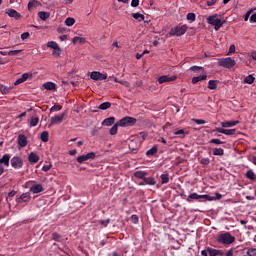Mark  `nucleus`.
<instances>
[{
  "label": "nucleus",
  "mask_w": 256,
  "mask_h": 256,
  "mask_svg": "<svg viewBox=\"0 0 256 256\" xmlns=\"http://www.w3.org/2000/svg\"><path fill=\"white\" fill-rule=\"evenodd\" d=\"M38 124H39V117L30 118V127H37Z\"/></svg>",
  "instance_id": "e433bc0d"
},
{
  "label": "nucleus",
  "mask_w": 256,
  "mask_h": 256,
  "mask_svg": "<svg viewBox=\"0 0 256 256\" xmlns=\"http://www.w3.org/2000/svg\"><path fill=\"white\" fill-rule=\"evenodd\" d=\"M95 157H97L95 152H90V153H87L86 155L78 156L77 161L79 163H84V161H89V159H95Z\"/></svg>",
  "instance_id": "9b49d317"
},
{
  "label": "nucleus",
  "mask_w": 256,
  "mask_h": 256,
  "mask_svg": "<svg viewBox=\"0 0 256 256\" xmlns=\"http://www.w3.org/2000/svg\"><path fill=\"white\" fill-rule=\"evenodd\" d=\"M139 135L142 138V141H145V139H147L148 136L147 132H140Z\"/></svg>",
  "instance_id": "0e129e2a"
},
{
  "label": "nucleus",
  "mask_w": 256,
  "mask_h": 256,
  "mask_svg": "<svg viewBox=\"0 0 256 256\" xmlns=\"http://www.w3.org/2000/svg\"><path fill=\"white\" fill-rule=\"evenodd\" d=\"M174 135H180L181 139H185V130L180 129L174 132Z\"/></svg>",
  "instance_id": "c03bdc74"
},
{
  "label": "nucleus",
  "mask_w": 256,
  "mask_h": 256,
  "mask_svg": "<svg viewBox=\"0 0 256 256\" xmlns=\"http://www.w3.org/2000/svg\"><path fill=\"white\" fill-rule=\"evenodd\" d=\"M173 81H177V76L163 75L158 78L159 85H163V83H171Z\"/></svg>",
  "instance_id": "9d476101"
},
{
  "label": "nucleus",
  "mask_w": 256,
  "mask_h": 256,
  "mask_svg": "<svg viewBox=\"0 0 256 256\" xmlns=\"http://www.w3.org/2000/svg\"><path fill=\"white\" fill-rule=\"evenodd\" d=\"M195 19H196L195 13H188L187 14V20L188 21H195Z\"/></svg>",
  "instance_id": "864d4df0"
},
{
  "label": "nucleus",
  "mask_w": 256,
  "mask_h": 256,
  "mask_svg": "<svg viewBox=\"0 0 256 256\" xmlns=\"http://www.w3.org/2000/svg\"><path fill=\"white\" fill-rule=\"evenodd\" d=\"M251 13H253V10H249L245 16H244V21H249V17H251Z\"/></svg>",
  "instance_id": "680f3d73"
},
{
  "label": "nucleus",
  "mask_w": 256,
  "mask_h": 256,
  "mask_svg": "<svg viewBox=\"0 0 256 256\" xmlns=\"http://www.w3.org/2000/svg\"><path fill=\"white\" fill-rule=\"evenodd\" d=\"M6 15H8V17H13L14 19H20L21 18V14L13 8L8 9L6 11Z\"/></svg>",
  "instance_id": "ddd939ff"
},
{
  "label": "nucleus",
  "mask_w": 256,
  "mask_h": 256,
  "mask_svg": "<svg viewBox=\"0 0 256 256\" xmlns=\"http://www.w3.org/2000/svg\"><path fill=\"white\" fill-rule=\"evenodd\" d=\"M213 155L221 157V156L225 155V150H223L222 148H214Z\"/></svg>",
  "instance_id": "f704fd0d"
},
{
  "label": "nucleus",
  "mask_w": 256,
  "mask_h": 256,
  "mask_svg": "<svg viewBox=\"0 0 256 256\" xmlns=\"http://www.w3.org/2000/svg\"><path fill=\"white\" fill-rule=\"evenodd\" d=\"M86 42H87V40H86L84 37H78V36H76V37H74V38L72 39V43H73L74 45H77V43H79L80 45H85Z\"/></svg>",
  "instance_id": "aec40b11"
},
{
  "label": "nucleus",
  "mask_w": 256,
  "mask_h": 256,
  "mask_svg": "<svg viewBox=\"0 0 256 256\" xmlns=\"http://www.w3.org/2000/svg\"><path fill=\"white\" fill-rule=\"evenodd\" d=\"M0 91H1L2 95H7V94L11 93V87L0 85Z\"/></svg>",
  "instance_id": "72a5a7b5"
},
{
  "label": "nucleus",
  "mask_w": 256,
  "mask_h": 256,
  "mask_svg": "<svg viewBox=\"0 0 256 256\" xmlns=\"http://www.w3.org/2000/svg\"><path fill=\"white\" fill-rule=\"evenodd\" d=\"M31 34H29V32H24L23 34H21V39L22 41H25V39H29Z\"/></svg>",
  "instance_id": "bf43d9fd"
},
{
  "label": "nucleus",
  "mask_w": 256,
  "mask_h": 256,
  "mask_svg": "<svg viewBox=\"0 0 256 256\" xmlns=\"http://www.w3.org/2000/svg\"><path fill=\"white\" fill-rule=\"evenodd\" d=\"M160 179H161V183H162V185H165V184H167V183H169V174H162L161 176H160Z\"/></svg>",
  "instance_id": "4c0bfd02"
},
{
  "label": "nucleus",
  "mask_w": 256,
  "mask_h": 256,
  "mask_svg": "<svg viewBox=\"0 0 256 256\" xmlns=\"http://www.w3.org/2000/svg\"><path fill=\"white\" fill-rule=\"evenodd\" d=\"M207 251L210 256H217V255L223 256V251H221V250L207 248Z\"/></svg>",
  "instance_id": "4be33fe9"
},
{
  "label": "nucleus",
  "mask_w": 256,
  "mask_h": 256,
  "mask_svg": "<svg viewBox=\"0 0 256 256\" xmlns=\"http://www.w3.org/2000/svg\"><path fill=\"white\" fill-rule=\"evenodd\" d=\"M190 71H193L194 73L197 71H203V67L201 66H192L190 67Z\"/></svg>",
  "instance_id": "603ef678"
},
{
  "label": "nucleus",
  "mask_w": 256,
  "mask_h": 256,
  "mask_svg": "<svg viewBox=\"0 0 256 256\" xmlns=\"http://www.w3.org/2000/svg\"><path fill=\"white\" fill-rule=\"evenodd\" d=\"M134 177H136V179H142V181H144L145 177H147V172H145V171H136V172H134Z\"/></svg>",
  "instance_id": "393cba45"
},
{
  "label": "nucleus",
  "mask_w": 256,
  "mask_h": 256,
  "mask_svg": "<svg viewBox=\"0 0 256 256\" xmlns=\"http://www.w3.org/2000/svg\"><path fill=\"white\" fill-rule=\"evenodd\" d=\"M115 124V117H109L102 121V125L104 127H111V125Z\"/></svg>",
  "instance_id": "a211bd4d"
},
{
  "label": "nucleus",
  "mask_w": 256,
  "mask_h": 256,
  "mask_svg": "<svg viewBox=\"0 0 256 256\" xmlns=\"http://www.w3.org/2000/svg\"><path fill=\"white\" fill-rule=\"evenodd\" d=\"M51 167H53V165H44L42 167V171H44L45 173H47V171L51 170Z\"/></svg>",
  "instance_id": "052dcab7"
},
{
  "label": "nucleus",
  "mask_w": 256,
  "mask_h": 256,
  "mask_svg": "<svg viewBox=\"0 0 256 256\" xmlns=\"http://www.w3.org/2000/svg\"><path fill=\"white\" fill-rule=\"evenodd\" d=\"M10 163L13 169H21V167H23V159L19 156H14L10 160Z\"/></svg>",
  "instance_id": "6e6552de"
},
{
  "label": "nucleus",
  "mask_w": 256,
  "mask_h": 256,
  "mask_svg": "<svg viewBox=\"0 0 256 256\" xmlns=\"http://www.w3.org/2000/svg\"><path fill=\"white\" fill-rule=\"evenodd\" d=\"M218 65L219 67H224L225 69H233V67L237 65V63L233 58L227 57L218 59Z\"/></svg>",
  "instance_id": "20e7f679"
},
{
  "label": "nucleus",
  "mask_w": 256,
  "mask_h": 256,
  "mask_svg": "<svg viewBox=\"0 0 256 256\" xmlns=\"http://www.w3.org/2000/svg\"><path fill=\"white\" fill-rule=\"evenodd\" d=\"M217 241L222 245H232V243L235 241V236L231 235L229 232H225L218 236Z\"/></svg>",
  "instance_id": "f03ea898"
},
{
  "label": "nucleus",
  "mask_w": 256,
  "mask_h": 256,
  "mask_svg": "<svg viewBox=\"0 0 256 256\" xmlns=\"http://www.w3.org/2000/svg\"><path fill=\"white\" fill-rule=\"evenodd\" d=\"M65 117H67V111L63 112L60 115L52 117L49 127H52V125H60V123H63V119H65Z\"/></svg>",
  "instance_id": "0eeeda50"
},
{
  "label": "nucleus",
  "mask_w": 256,
  "mask_h": 256,
  "mask_svg": "<svg viewBox=\"0 0 256 256\" xmlns=\"http://www.w3.org/2000/svg\"><path fill=\"white\" fill-rule=\"evenodd\" d=\"M118 127H119V124H118V122H116L113 125L112 129H110V135H115L117 133V131H118Z\"/></svg>",
  "instance_id": "37998d69"
},
{
  "label": "nucleus",
  "mask_w": 256,
  "mask_h": 256,
  "mask_svg": "<svg viewBox=\"0 0 256 256\" xmlns=\"http://www.w3.org/2000/svg\"><path fill=\"white\" fill-rule=\"evenodd\" d=\"M207 22L209 23V25H212V27H214L215 31H219V28L223 27V25H225L226 23L225 20L219 19L217 14L209 16L207 18Z\"/></svg>",
  "instance_id": "f257e3e1"
},
{
  "label": "nucleus",
  "mask_w": 256,
  "mask_h": 256,
  "mask_svg": "<svg viewBox=\"0 0 256 256\" xmlns=\"http://www.w3.org/2000/svg\"><path fill=\"white\" fill-rule=\"evenodd\" d=\"M29 77H33V74L24 73L20 78L25 82L27 79H29Z\"/></svg>",
  "instance_id": "4d7b16f0"
},
{
  "label": "nucleus",
  "mask_w": 256,
  "mask_h": 256,
  "mask_svg": "<svg viewBox=\"0 0 256 256\" xmlns=\"http://www.w3.org/2000/svg\"><path fill=\"white\" fill-rule=\"evenodd\" d=\"M250 23H256V13L251 15Z\"/></svg>",
  "instance_id": "774afa93"
},
{
  "label": "nucleus",
  "mask_w": 256,
  "mask_h": 256,
  "mask_svg": "<svg viewBox=\"0 0 256 256\" xmlns=\"http://www.w3.org/2000/svg\"><path fill=\"white\" fill-rule=\"evenodd\" d=\"M39 5H41V2L37 0H30L28 2V11H33V9L39 7Z\"/></svg>",
  "instance_id": "6ab92c4d"
},
{
  "label": "nucleus",
  "mask_w": 256,
  "mask_h": 256,
  "mask_svg": "<svg viewBox=\"0 0 256 256\" xmlns=\"http://www.w3.org/2000/svg\"><path fill=\"white\" fill-rule=\"evenodd\" d=\"M131 7H139V0H132Z\"/></svg>",
  "instance_id": "69168bd1"
},
{
  "label": "nucleus",
  "mask_w": 256,
  "mask_h": 256,
  "mask_svg": "<svg viewBox=\"0 0 256 256\" xmlns=\"http://www.w3.org/2000/svg\"><path fill=\"white\" fill-rule=\"evenodd\" d=\"M123 87H131V84L128 81L122 80L119 82Z\"/></svg>",
  "instance_id": "e2e57ef3"
},
{
  "label": "nucleus",
  "mask_w": 256,
  "mask_h": 256,
  "mask_svg": "<svg viewBox=\"0 0 256 256\" xmlns=\"http://www.w3.org/2000/svg\"><path fill=\"white\" fill-rule=\"evenodd\" d=\"M41 141H43V143H47V141H49V132L43 131L41 133Z\"/></svg>",
  "instance_id": "58836bf2"
},
{
  "label": "nucleus",
  "mask_w": 256,
  "mask_h": 256,
  "mask_svg": "<svg viewBox=\"0 0 256 256\" xmlns=\"http://www.w3.org/2000/svg\"><path fill=\"white\" fill-rule=\"evenodd\" d=\"M235 129H225L224 135H235Z\"/></svg>",
  "instance_id": "6e6d98bb"
},
{
  "label": "nucleus",
  "mask_w": 256,
  "mask_h": 256,
  "mask_svg": "<svg viewBox=\"0 0 256 256\" xmlns=\"http://www.w3.org/2000/svg\"><path fill=\"white\" fill-rule=\"evenodd\" d=\"M144 183L146 184V185H156L157 184V181L155 180V178H153V177H145L144 178Z\"/></svg>",
  "instance_id": "c756f323"
},
{
  "label": "nucleus",
  "mask_w": 256,
  "mask_h": 256,
  "mask_svg": "<svg viewBox=\"0 0 256 256\" xmlns=\"http://www.w3.org/2000/svg\"><path fill=\"white\" fill-rule=\"evenodd\" d=\"M52 55H53V57H60L61 56V48L59 46L57 48H54Z\"/></svg>",
  "instance_id": "a19ab883"
},
{
  "label": "nucleus",
  "mask_w": 256,
  "mask_h": 256,
  "mask_svg": "<svg viewBox=\"0 0 256 256\" xmlns=\"http://www.w3.org/2000/svg\"><path fill=\"white\" fill-rule=\"evenodd\" d=\"M239 121H229V122H222V127H235V125H238Z\"/></svg>",
  "instance_id": "2f4dec72"
},
{
  "label": "nucleus",
  "mask_w": 256,
  "mask_h": 256,
  "mask_svg": "<svg viewBox=\"0 0 256 256\" xmlns=\"http://www.w3.org/2000/svg\"><path fill=\"white\" fill-rule=\"evenodd\" d=\"M201 165H209V163H211V160L209 158H203L200 161Z\"/></svg>",
  "instance_id": "13d9d810"
},
{
  "label": "nucleus",
  "mask_w": 256,
  "mask_h": 256,
  "mask_svg": "<svg viewBox=\"0 0 256 256\" xmlns=\"http://www.w3.org/2000/svg\"><path fill=\"white\" fill-rule=\"evenodd\" d=\"M246 177L247 179H250V181H256V175L255 172H253V170H248L246 172Z\"/></svg>",
  "instance_id": "473e14b6"
},
{
  "label": "nucleus",
  "mask_w": 256,
  "mask_h": 256,
  "mask_svg": "<svg viewBox=\"0 0 256 256\" xmlns=\"http://www.w3.org/2000/svg\"><path fill=\"white\" fill-rule=\"evenodd\" d=\"M21 51H23V50H10V51L8 52V55H9L10 57H13V56H15V55H19V53H21Z\"/></svg>",
  "instance_id": "de8ad7c7"
},
{
  "label": "nucleus",
  "mask_w": 256,
  "mask_h": 256,
  "mask_svg": "<svg viewBox=\"0 0 256 256\" xmlns=\"http://www.w3.org/2000/svg\"><path fill=\"white\" fill-rule=\"evenodd\" d=\"M47 47H49L50 49H57L59 47V44H57V42L55 41H50L47 43Z\"/></svg>",
  "instance_id": "79ce46f5"
},
{
  "label": "nucleus",
  "mask_w": 256,
  "mask_h": 256,
  "mask_svg": "<svg viewBox=\"0 0 256 256\" xmlns=\"http://www.w3.org/2000/svg\"><path fill=\"white\" fill-rule=\"evenodd\" d=\"M210 143H213L214 145H223V141L217 138L211 139Z\"/></svg>",
  "instance_id": "3c124183"
},
{
  "label": "nucleus",
  "mask_w": 256,
  "mask_h": 256,
  "mask_svg": "<svg viewBox=\"0 0 256 256\" xmlns=\"http://www.w3.org/2000/svg\"><path fill=\"white\" fill-rule=\"evenodd\" d=\"M45 189L42 184H34L30 187V192L36 195L37 193H43Z\"/></svg>",
  "instance_id": "f8f14e48"
},
{
  "label": "nucleus",
  "mask_w": 256,
  "mask_h": 256,
  "mask_svg": "<svg viewBox=\"0 0 256 256\" xmlns=\"http://www.w3.org/2000/svg\"><path fill=\"white\" fill-rule=\"evenodd\" d=\"M128 147L132 153L139 151V145L137 143V140H131Z\"/></svg>",
  "instance_id": "dca6fc26"
},
{
  "label": "nucleus",
  "mask_w": 256,
  "mask_h": 256,
  "mask_svg": "<svg viewBox=\"0 0 256 256\" xmlns=\"http://www.w3.org/2000/svg\"><path fill=\"white\" fill-rule=\"evenodd\" d=\"M61 109H63V107L59 104L57 105H54L50 108V112H53V111H61Z\"/></svg>",
  "instance_id": "49530a36"
},
{
  "label": "nucleus",
  "mask_w": 256,
  "mask_h": 256,
  "mask_svg": "<svg viewBox=\"0 0 256 256\" xmlns=\"http://www.w3.org/2000/svg\"><path fill=\"white\" fill-rule=\"evenodd\" d=\"M158 150H159V148L157 147V145H154L151 149H149L146 152L147 157H153V155H155Z\"/></svg>",
  "instance_id": "cd10ccee"
},
{
  "label": "nucleus",
  "mask_w": 256,
  "mask_h": 256,
  "mask_svg": "<svg viewBox=\"0 0 256 256\" xmlns=\"http://www.w3.org/2000/svg\"><path fill=\"white\" fill-rule=\"evenodd\" d=\"M119 127H133L137 123V118L126 116L120 119L118 122Z\"/></svg>",
  "instance_id": "39448f33"
},
{
  "label": "nucleus",
  "mask_w": 256,
  "mask_h": 256,
  "mask_svg": "<svg viewBox=\"0 0 256 256\" xmlns=\"http://www.w3.org/2000/svg\"><path fill=\"white\" fill-rule=\"evenodd\" d=\"M111 108V102H104L102 104L99 105L98 109H100L101 111H107V109Z\"/></svg>",
  "instance_id": "7c9ffc66"
},
{
  "label": "nucleus",
  "mask_w": 256,
  "mask_h": 256,
  "mask_svg": "<svg viewBox=\"0 0 256 256\" xmlns=\"http://www.w3.org/2000/svg\"><path fill=\"white\" fill-rule=\"evenodd\" d=\"M244 83H247L248 85H253V83H255V77H253V75H248L244 79Z\"/></svg>",
  "instance_id": "c9c22d12"
},
{
  "label": "nucleus",
  "mask_w": 256,
  "mask_h": 256,
  "mask_svg": "<svg viewBox=\"0 0 256 256\" xmlns=\"http://www.w3.org/2000/svg\"><path fill=\"white\" fill-rule=\"evenodd\" d=\"M18 145L19 147H27V136L24 134H19L18 135Z\"/></svg>",
  "instance_id": "4468645a"
},
{
  "label": "nucleus",
  "mask_w": 256,
  "mask_h": 256,
  "mask_svg": "<svg viewBox=\"0 0 256 256\" xmlns=\"http://www.w3.org/2000/svg\"><path fill=\"white\" fill-rule=\"evenodd\" d=\"M52 239L54 241H61V235H59V233H57V232H54V233H52Z\"/></svg>",
  "instance_id": "8fccbe9b"
},
{
  "label": "nucleus",
  "mask_w": 256,
  "mask_h": 256,
  "mask_svg": "<svg viewBox=\"0 0 256 256\" xmlns=\"http://www.w3.org/2000/svg\"><path fill=\"white\" fill-rule=\"evenodd\" d=\"M215 3H217V0H208L207 1L208 7H213V5H215Z\"/></svg>",
  "instance_id": "338daca9"
},
{
  "label": "nucleus",
  "mask_w": 256,
  "mask_h": 256,
  "mask_svg": "<svg viewBox=\"0 0 256 256\" xmlns=\"http://www.w3.org/2000/svg\"><path fill=\"white\" fill-rule=\"evenodd\" d=\"M187 29H189L187 25L176 26L171 28L168 35H170V37H181V35H185V33H187Z\"/></svg>",
  "instance_id": "7ed1b4c3"
},
{
  "label": "nucleus",
  "mask_w": 256,
  "mask_h": 256,
  "mask_svg": "<svg viewBox=\"0 0 256 256\" xmlns=\"http://www.w3.org/2000/svg\"><path fill=\"white\" fill-rule=\"evenodd\" d=\"M11 157L9 154H4L3 157L0 159V165H5L6 167H9V160Z\"/></svg>",
  "instance_id": "5701e85b"
},
{
  "label": "nucleus",
  "mask_w": 256,
  "mask_h": 256,
  "mask_svg": "<svg viewBox=\"0 0 256 256\" xmlns=\"http://www.w3.org/2000/svg\"><path fill=\"white\" fill-rule=\"evenodd\" d=\"M43 87L46 91H55L57 89V84L53 82H46L43 84Z\"/></svg>",
  "instance_id": "f3484780"
},
{
  "label": "nucleus",
  "mask_w": 256,
  "mask_h": 256,
  "mask_svg": "<svg viewBox=\"0 0 256 256\" xmlns=\"http://www.w3.org/2000/svg\"><path fill=\"white\" fill-rule=\"evenodd\" d=\"M90 79H93V81H105V79H107V74L93 71L90 75Z\"/></svg>",
  "instance_id": "1a4fd4ad"
},
{
  "label": "nucleus",
  "mask_w": 256,
  "mask_h": 256,
  "mask_svg": "<svg viewBox=\"0 0 256 256\" xmlns=\"http://www.w3.org/2000/svg\"><path fill=\"white\" fill-rule=\"evenodd\" d=\"M193 123H196V125H205V123H207V121L205 120H201V119H192Z\"/></svg>",
  "instance_id": "a18cd8bd"
},
{
  "label": "nucleus",
  "mask_w": 256,
  "mask_h": 256,
  "mask_svg": "<svg viewBox=\"0 0 256 256\" xmlns=\"http://www.w3.org/2000/svg\"><path fill=\"white\" fill-rule=\"evenodd\" d=\"M133 19H136V21H139L141 23V21H145V15L137 12V13H133L132 14Z\"/></svg>",
  "instance_id": "c85d7f7f"
},
{
  "label": "nucleus",
  "mask_w": 256,
  "mask_h": 256,
  "mask_svg": "<svg viewBox=\"0 0 256 256\" xmlns=\"http://www.w3.org/2000/svg\"><path fill=\"white\" fill-rule=\"evenodd\" d=\"M131 221L136 225V223H139V216H137L136 214H133L131 216Z\"/></svg>",
  "instance_id": "5fc2aeb1"
},
{
  "label": "nucleus",
  "mask_w": 256,
  "mask_h": 256,
  "mask_svg": "<svg viewBox=\"0 0 256 256\" xmlns=\"http://www.w3.org/2000/svg\"><path fill=\"white\" fill-rule=\"evenodd\" d=\"M31 199V194L29 192L23 193L19 198L16 199L17 203H21L23 201L24 203H27Z\"/></svg>",
  "instance_id": "2eb2a0df"
},
{
  "label": "nucleus",
  "mask_w": 256,
  "mask_h": 256,
  "mask_svg": "<svg viewBox=\"0 0 256 256\" xmlns=\"http://www.w3.org/2000/svg\"><path fill=\"white\" fill-rule=\"evenodd\" d=\"M38 17L42 21H47V19H49V17H51V14L49 12L41 11L38 13Z\"/></svg>",
  "instance_id": "a878e982"
},
{
  "label": "nucleus",
  "mask_w": 256,
  "mask_h": 256,
  "mask_svg": "<svg viewBox=\"0 0 256 256\" xmlns=\"http://www.w3.org/2000/svg\"><path fill=\"white\" fill-rule=\"evenodd\" d=\"M219 83L218 80H210L208 82V89H210L211 91H215V89H217V84Z\"/></svg>",
  "instance_id": "bb28decb"
},
{
  "label": "nucleus",
  "mask_w": 256,
  "mask_h": 256,
  "mask_svg": "<svg viewBox=\"0 0 256 256\" xmlns=\"http://www.w3.org/2000/svg\"><path fill=\"white\" fill-rule=\"evenodd\" d=\"M247 255L248 256H256V248H249L247 250Z\"/></svg>",
  "instance_id": "09e8293b"
},
{
  "label": "nucleus",
  "mask_w": 256,
  "mask_h": 256,
  "mask_svg": "<svg viewBox=\"0 0 256 256\" xmlns=\"http://www.w3.org/2000/svg\"><path fill=\"white\" fill-rule=\"evenodd\" d=\"M198 199H206V201H213L215 198L204 194V195H199L197 193H192L188 196V198L186 199V201H188V203H191V201L193 200H198Z\"/></svg>",
  "instance_id": "423d86ee"
},
{
  "label": "nucleus",
  "mask_w": 256,
  "mask_h": 256,
  "mask_svg": "<svg viewBox=\"0 0 256 256\" xmlns=\"http://www.w3.org/2000/svg\"><path fill=\"white\" fill-rule=\"evenodd\" d=\"M65 25H67V27H73V25H75V18L68 17L65 20Z\"/></svg>",
  "instance_id": "ea45409f"
},
{
  "label": "nucleus",
  "mask_w": 256,
  "mask_h": 256,
  "mask_svg": "<svg viewBox=\"0 0 256 256\" xmlns=\"http://www.w3.org/2000/svg\"><path fill=\"white\" fill-rule=\"evenodd\" d=\"M207 79V75H200V76H195L192 78V84L195 85L199 83V81H205Z\"/></svg>",
  "instance_id": "b1692460"
},
{
  "label": "nucleus",
  "mask_w": 256,
  "mask_h": 256,
  "mask_svg": "<svg viewBox=\"0 0 256 256\" xmlns=\"http://www.w3.org/2000/svg\"><path fill=\"white\" fill-rule=\"evenodd\" d=\"M28 161L30 163H39V156L34 152H31L28 156Z\"/></svg>",
  "instance_id": "412c9836"
}]
</instances>
